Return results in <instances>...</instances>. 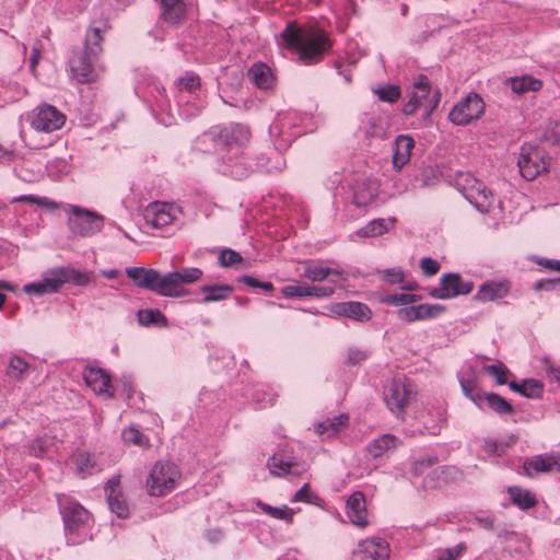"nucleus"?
Here are the masks:
<instances>
[{"label": "nucleus", "mask_w": 560, "mask_h": 560, "mask_svg": "<svg viewBox=\"0 0 560 560\" xmlns=\"http://www.w3.org/2000/svg\"><path fill=\"white\" fill-rule=\"evenodd\" d=\"M280 39V45L296 52L298 60L305 66L318 63L331 49V42L325 32L302 27L294 22L285 25Z\"/></svg>", "instance_id": "nucleus-1"}, {"label": "nucleus", "mask_w": 560, "mask_h": 560, "mask_svg": "<svg viewBox=\"0 0 560 560\" xmlns=\"http://www.w3.org/2000/svg\"><path fill=\"white\" fill-rule=\"evenodd\" d=\"M126 273L137 287L151 290L163 296H178L182 284L194 283L202 277V271L198 268H186L161 276L155 269L130 267L126 269Z\"/></svg>", "instance_id": "nucleus-2"}, {"label": "nucleus", "mask_w": 560, "mask_h": 560, "mask_svg": "<svg viewBox=\"0 0 560 560\" xmlns=\"http://www.w3.org/2000/svg\"><path fill=\"white\" fill-rule=\"evenodd\" d=\"M109 28L107 20L93 21L85 33L83 49L70 58L71 71L80 83H90L97 78L95 65L103 51L104 34Z\"/></svg>", "instance_id": "nucleus-3"}, {"label": "nucleus", "mask_w": 560, "mask_h": 560, "mask_svg": "<svg viewBox=\"0 0 560 560\" xmlns=\"http://www.w3.org/2000/svg\"><path fill=\"white\" fill-rule=\"evenodd\" d=\"M52 277L38 282L25 284L23 291L27 294L44 295L58 292L63 283L86 285L90 281L88 273L73 268H58L51 271Z\"/></svg>", "instance_id": "nucleus-4"}, {"label": "nucleus", "mask_w": 560, "mask_h": 560, "mask_svg": "<svg viewBox=\"0 0 560 560\" xmlns=\"http://www.w3.org/2000/svg\"><path fill=\"white\" fill-rule=\"evenodd\" d=\"M457 191L481 213L488 212L494 201L492 192L469 173H457Z\"/></svg>", "instance_id": "nucleus-5"}, {"label": "nucleus", "mask_w": 560, "mask_h": 560, "mask_svg": "<svg viewBox=\"0 0 560 560\" xmlns=\"http://www.w3.org/2000/svg\"><path fill=\"white\" fill-rule=\"evenodd\" d=\"M179 478L180 472L175 464L158 462L147 479L148 492L153 497H163L174 490Z\"/></svg>", "instance_id": "nucleus-6"}, {"label": "nucleus", "mask_w": 560, "mask_h": 560, "mask_svg": "<svg viewBox=\"0 0 560 560\" xmlns=\"http://www.w3.org/2000/svg\"><path fill=\"white\" fill-rule=\"evenodd\" d=\"M549 158L539 147L524 143L520 148L517 167L521 176L530 182L548 171Z\"/></svg>", "instance_id": "nucleus-7"}, {"label": "nucleus", "mask_w": 560, "mask_h": 560, "mask_svg": "<svg viewBox=\"0 0 560 560\" xmlns=\"http://www.w3.org/2000/svg\"><path fill=\"white\" fill-rule=\"evenodd\" d=\"M69 230L80 237H91L101 232L104 225V217L79 206L69 207Z\"/></svg>", "instance_id": "nucleus-8"}, {"label": "nucleus", "mask_w": 560, "mask_h": 560, "mask_svg": "<svg viewBox=\"0 0 560 560\" xmlns=\"http://www.w3.org/2000/svg\"><path fill=\"white\" fill-rule=\"evenodd\" d=\"M182 211L175 203L154 201L150 202L144 211L143 219L145 224L152 229H163L174 224Z\"/></svg>", "instance_id": "nucleus-9"}, {"label": "nucleus", "mask_w": 560, "mask_h": 560, "mask_svg": "<svg viewBox=\"0 0 560 560\" xmlns=\"http://www.w3.org/2000/svg\"><path fill=\"white\" fill-rule=\"evenodd\" d=\"M430 95V83L425 75H420L418 80L413 83L412 91L409 93V101L404 105L402 113L406 116H411L416 113V110L425 106L427 116H429L433 109L436 107L440 101V93L438 92L432 100L429 101V104L425 105L424 102L428 101Z\"/></svg>", "instance_id": "nucleus-10"}, {"label": "nucleus", "mask_w": 560, "mask_h": 560, "mask_svg": "<svg viewBox=\"0 0 560 560\" xmlns=\"http://www.w3.org/2000/svg\"><path fill=\"white\" fill-rule=\"evenodd\" d=\"M415 394L411 383L404 378H394L385 390V402L388 409L399 417L405 412Z\"/></svg>", "instance_id": "nucleus-11"}, {"label": "nucleus", "mask_w": 560, "mask_h": 560, "mask_svg": "<svg viewBox=\"0 0 560 560\" xmlns=\"http://www.w3.org/2000/svg\"><path fill=\"white\" fill-rule=\"evenodd\" d=\"M66 122V115L55 106L42 104L36 108L32 127L37 131L52 132L59 130Z\"/></svg>", "instance_id": "nucleus-12"}, {"label": "nucleus", "mask_w": 560, "mask_h": 560, "mask_svg": "<svg viewBox=\"0 0 560 560\" xmlns=\"http://www.w3.org/2000/svg\"><path fill=\"white\" fill-rule=\"evenodd\" d=\"M83 378L88 387H90L95 394L106 398H113L115 396V389L112 385L110 376L105 370L93 366L85 368Z\"/></svg>", "instance_id": "nucleus-13"}, {"label": "nucleus", "mask_w": 560, "mask_h": 560, "mask_svg": "<svg viewBox=\"0 0 560 560\" xmlns=\"http://www.w3.org/2000/svg\"><path fill=\"white\" fill-rule=\"evenodd\" d=\"M445 311V307L440 304H409L406 307L397 310V318L406 322L413 323L417 320H425L435 318Z\"/></svg>", "instance_id": "nucleus-14"}, {"label": "nucleus", "mask_w": 560, "mask_h": 560, "mask_svg": "<svg viewBox=\"0 0 560 560\" xmlns=\"http://www.w3.org/2000/svg\"><path fill=\"white\" fill-rule=\"evenodd\" d=\"M485 110V103L477 93H469L464 101L457 104V125H468L480 118Z\"/></svg>", "instance_id": "nucleus-15"}, {"label": "nucleus", "mask_w": 560, "mask_h": 560, "mask_svg": "<svg viewBox=\"0 0 560 560\" xmlns=\"http://www.w3.org/2000/svg\"><path fill=\"white\" fill-rule=\"evenodd\" d=\"M523 469L528 477L540 472L560 471V454H541L527 458Z\"/></svg>", "instance_id": "nucleus-16"}, {"label": "nucleus", "mask_w": 560, "mask_h": 560, "mask_svg": "<svg viewBox=\"0 0 560 560\" xmlns=\"http://www.w3.org/2000/svg\"><path fill=\"white\" fill-rule=\"evenodd\" d=\"M65 530L72 535L77 533L81 526L85 525L90 518V513L79 503L70 502L61 510Z\"/></svg>", "instance_id": "nucleus-17"}, {"label": "nucleus", "mask_w": 560, "mask_h": 560, "mask_svg": "<svg viewBox=\"0 0 560 560\" xmlns=\"http://www.w3.org/2000/svg\"><path fill=\"white\" fill-rule=\"evenodd\" d=\"M119 485L120 477H112L105 486V492L110 511L115 513L119 518H125L129 514V508L122 493L119 490Z\"/></svg>", "instance_id": "nucleus-18"}, {"label": "nucleus", "mask_w": 560, "mask_h": 560, "mask_svg": "<svg viewBox=\"0 0 560 560\" xmlns=\"http://www.w3.org/2000/svg\"><path fill=\"white\" fill-rule=\"evenodd\" d=\"M346 513L353 525L359 527L368 526L366 502L363 492L355 491L348 498Z\"/></svg>", "instance_id": "nucleus-19"}, {"label": "nucleus", "mask_w": 560, "mask_h": 560, "mask_svg": "<svg viewBox=\"0 0 560 560\" xmlns=\"http://www.w3.org/2000/svg\"><path fill=\"white\" fill-rule=\"evenodd\" d=\"M331 312L339 316L348 317L357 322H369L372 318L370 307L361 302H340L331 306Z\"/></svg>", "instance_id": "nucleus-20"}, {"label": "nucleus", "mask_w": 560, "mask_h": 560, "mask_svg": "<svg viewBox=\"0 0 560 560\" xmlns=\"http://www.w3.org/2000/svg\"><path fill=\"white\" fill-rule=\"evenodd\" d=\"M355 556L360 560H387L389 558V545L382 538L364 540L360 544Z\"/></svg>", "instance_id": "nucleus-21"}, {"label": "nucleus", "mask_w": 560, "mask_h": 560, "mask_svg": "<svg viewBox=\"0 0 560 560\" xmlns=\"http://www.w3.org/2000/svg\"><path fill=\"white\" fill-rule=\"evenodd\" d=\"M400 444L401 442L397 436L386 433L372 440L366 445L365 453L370 458L377 459L394 452Z\"/></svg>", "instance_id": "nucleus-22"}, {"label": "nucleus", "mask_w": 560, "mask_h": 560, "mask_svg": "<svg viewBox=\"0 0 560 560\" xmlns=\"http://www.w3.org/2000/svg\"><path fill=\"white\" fill-rule=\"evenodd\" d=\"M413 145L415 141L408 135H400L395 139L392 162L396 171H400L410 161Z\"/></svg>", "instance_id": "nucleus-23"}, {"label": "nucleus", "mask_w": 560, "mask_h": 560, "mask_svg": "<svg viewBox=\"0 0 560 560\" xmlns=\"http://www.w3.org/2000/svg\"><path fill=\"white\" fill-rule=\"evenodd\" d=\"M161 19L171 25H179L184 22L186 5L183 0H159Z\"/></svg>", "instance_id": "nucleus-24"}, {"label": "nucleus", "mask_w": 560, "mask_h": 560, "mask_svg": "<svg viewBox=\"0 0 560 560\" xmlns=\"http://www.w3.org/2000/svg\"><path fill=\"white\" fill-rule=\"evenodd\" d=\"M270 474L276 477L299 476L305 471V467L293 460H284L278 455H272L267 463Z\"/></svg>", "instance_id": "nucleus-25"}, {"label": "nucleus", "mask_w": 560, "mask_h": 560, "mask_svg": "<svg viewBox=\"0 0 560 560\" xmlns=\"http://www.w3.org/2000/svg\"><path fill=\"white\" fill-rule=\"evenodd\" d=\"M510 291L509 282L487 281L478 290L476 299L481 302L503 299Z\"/></svg>", "instance_id": "nucleus-26"}, {"label": "nucleus", "mask_w": 560, "mask_h": 560, "mask_svg": "<svg viewBox=\"0 0 560 560\" xmlns=\"http://www.w3.org/2000/svg\"><path fill=\"white\" fill-rule=\"evenodd\" d=\"M248 74L250 75L254 84L259 89L268 90L273 85V74L270 68L265 63H254L250 67Z\"/></svg>", "instance_id": "nucleus-27"}, {"label": "nucleus", "mask_w": 560, "mask_h": 560, "mask_svg": "<svg viewBox=\"0 0 560 560\" xmlns=\"http://www.w3.org/2000/svg\"><path fill=\"white\" fill-rule=\"evenodd\" d=\"M508 493L510 494L512 503L521 510H528L537 504L536 495L520 486L509 487Z\"/></svg>", "instance_id": "nucleus-28"}, {"label": "nucleus", "mask_w": 560, "mask_h": 560, "mask_svg": "<svg viewBox=\"0 0 560 560\" xmlns=\"http://www.w3.org/2000/svg\"><path fill=\"white\" fill-rule=\"evenodd\" d=\"M348 416L342 413L332 419H327L316 424V433L323 435L327 433L329 436L339 433L348 425Z\"/></svg>", "instance_id": "nucleus-29"}, {"label": "nucleus", "mask_w": 560, "mask_h": 560, "mask_svg": "<svg viewBox=\"0 0 560 560\" xmlns=\"http://www.w3.org/2000/svg\"><path fill=\"white\" fill-rule=\"evenodd\" d=\"M429 295L434 299H450L455 296V272L443 275L441 285L430 289Z\"/></svg>", "instance_id": "nucleus-30"}, {"label": "nucleus", "mask_w": 560, "mask_h": 560, "mask_svg": "<svg viewBox=\"0 0 560 560\" xmlns=\"http://www.w3.org/2000/svg\"><path fill=\"white\" fill-rule=\"evenodd\" d=\"M483 398V404L499 416L512 415L514 412V407L499 394L485 393Z\"/></svg>", "instance_id": "nucleus-31"}, {"label": "nucleus", "mask_w": 560, "mask_h": 560, "mask_svg": "<svg viewBox=\"0 0 560 560\" xmlns=\"http://www.w3.org/2000/svg\"><path fill=\"white\" fill-rule=\"evenodd\" d=\"M248 130L242 126H236L232 129L224 128L220 131L219 138L225 143L226 147L232 148L234 144L241 147L243 141L248 140Z\"/></svg>", "instance_id": "nucleus-32"}, {"label": "nucleus", "mask_w": 560, "mask_h": 560, "mask_svg": "<svg viewBox=\"0 0 560 560\" xmlns=\"http://www.w3.org/2000/svg\"><path fill=\"white\" fill-rule=\"evenodd\" d=\"M376 188L370 183L363 182L353 192V203L361 208L372 203L376 198Z\"/></svg>", "instance_id": "nucleus-33"}, {"label": "nucleus", "mask_w": 560, "mask_h": 560, "mask_svg": "<svg viewBox=\"0 0 560 560\" xmlns=\"http://www.w3.org/2000/svg\"><path fill=\"white\" fill-rule=\"evenodd\" d=\"M396 219H375L369 222L365 226L358 231V234L362 237H376L388 231V224L394 225Z\"/></svg>", "instance_id": "nucleus-34"}, {"label": "nucleus", "mask_w": 560, "mask_h": 560, "mask_svg": "<svg viewBox=\"0 0 560 560\" xmlns=\"http://www.w3.org/2000/svg\"><path fill=\"white\" fill-rule=\"evenodd\" d=\"M201 291L205 293L202 301L210 303L225 300L233 292V287L228 284L203 285Z\"/></svg>", "instance_id": "nucleus-35"}, {"label": "nucleus", "mask_w": 560, "mask_h": 560, "mask_svg": "<svg viewBox=\"0 0 560 560\" xmlns=\"http://www.w3.org/2000/svg\"><path fill=\"white\" fill-rule=\"evenodd\" d=\"M508 82H509L511 89L515 93L538 91L542 86V83L540 80L528 77V75H523L520 78H511V79H509Z\"/></svg>", "instance_id": "nucleus-36"}, {"label": "nucleus", "mask_w": 560, "mask_h": 560, "mask_svg": "<svg viewBox=\"0 0 560 560\" xmlns=\"http://www.w3.org/2000/svg\"><path fill=\"white\" fill-rule=\"evenodd\" d=\"M421 300V295L412 293H395L385 294L380 298V302L392 306L406 307L409 304H415Z\"/></svg>", "instance_id": "nucleus-37"}, {"label": "nucleus", "mask_w": 560, "mask_h": 560, "mask_svg": "<svg viewBox=\"0 0 560 560\" xmlns=\"http://www.w3.org/2000/svg\"><path fill=\"white\" fill-rule=\"evenodd\" d=\"M256 505L267 515L276 518V520H282L288 523H292L294 511L287 505L282 506H271L267 503H264L262 501H257Z\"/></svg>", "instance_id": "nucleus-38"}, {"label": "nucleus", "mask_w": 560, "mask_h": 560, "mask_svg": "<svg viewBox=\"0 0 560 560\" xmlns=\"http://www.w3.org/2000/svg\"><path fill=\"white\" fill-rule=\"evenodd\" d=\"M340 273L341 272L337 269L308 265L305 267L303 276L313 282H320L326 280L329 276H340Z\"/></svg>", "instance_id": "nucleus-39"}, {"label": "nucleus", "mask_w": 560, "mask_h": 560, "mask_svg": "<svg viewBox=\"0 0 560 560\" xmlns=\"http://www.w3.org/2000/svg\"><path fill=\"white\" fill-rule=\"evenodd\" d=\"M27 370H28V363L21 357L13 355L9 360V363H8V366L5 370V375L10 380L19 382L23 378V376Z\"/></svg>", "instance_id": "nucleus-40"}, {"label": "nucleus", "mask_w": 560, "mask_h": 560, "mask_svg": "<svg viewBox=\"0 0 560 560\" xmlns=\"http://www.w3.org/2000/svg\"><path fill=\"white\" fill-rule=\"evenodd\" d=\"M138 322L142 326H149L152 324H165L166 317L159 310H140L137 314Z\"/></svg>", "instance_id": "nucleus-41"}, {"label": "nucleus", "mask_w": 560, "mask_h": 560, "mask_svg": "<svg viewBox=\"0 0 560 560\" xmlns=\"http://www.w3.org/2000/svg\"><path fill=\"white\" fill-rule=\"evenodd\" d=\"M51 444V439L47 435L38 436L32 442H30L26 446L27 452L31 456L42 457L47 452L49 445Z\"/></svg>", "instance_id": "nucleus-42"}, {"label": "nucleus", "mask_w": 560, "mask_h": 560, "mask_svg": "<svg viewBox=\"0 0 560 560\" xmlns=\"http://www.w3.org/2000/svg\"><path fill=\"white\" fill-rule=\"evenodd\" d=\"M520 394L527 398H538L542 394V385L533 378L524 380L521 383Z\"/></svg>", "instance_id": "nucleus-43"}, {"label": "nucleus", "mask_w": 560, "mask_h": 560, "mask_svg": "<svg viewBox=\"0 0 560 560\" xmlns=\"http://www.w3.org/2000/svg\"><path fill=\"white\" fill-rule=\"evenodd\" d=\"M460 386H462L464 394L471 401H474L479 408L483 407L485 393H481V390L477 386H475L474 384L466 382V381H460Z\"/></svg>", "instance_id": "nucleus-44"}, {"label": "nucleus", "mask_w": 560, "mask_h": 560, "mask_svg": "<svg viewBox=\"0 0 560 560\" xmlns=\"http://www.w3.org/2000/svg\"><path fill=\"white\" fill-rule=\"evenodd\" d=\"M438 463V457L425 455L422 458L413 460L411 465V472L413 476H421L425 470Z\"/></svg>", "instance_id": "nucleus-45"}, {"label": "nucleus", "mask_w": 560, "mask_h": 560, "mask_svg": "<svg viewBox=\"0 0 560 560\" xmlns=\"http://www.w3.org/2000/svg\"><path fill=\"white\" fill-rule=\"evenodd\" d=\"M486 372L492 376L497 384L504 385L508 383L509 370L503 364H491L485 366Z\"/></svg>", "instance_id": "nucleus-46"}, {"label": "nucleus", "mask_w": 560, "mask_h": 560, "mask_svg": "<svg viewBox=\"0 0 560 560\" xmlns=\"http://www.w3.org/2000/svg\"><path fill=\"white\" fill-rule=\"evenodd\" d=\"M375 92L383 102L395 103L400 97V89L397 85L378 88Z\"/></svg>", "instance_id": "nucleus-47"}, {"label": "nucleus", "mask_w": 560, "mask_h": 560, "mask_svg": "<svg viewBox=\"0 0 560 560\" xmlns=\"http://www.w3.org/2000/svg\"><path fill=\"white\" fill-rule=\"evenodd\" d=\"M13 201L14 202L34 203V205H38V206H42V207H47V208H50V209H56L58 207L55 201L49 200L46 197H38V196H34V195L20 196V197L14 198Z\"/></svg>", "instance_id": "nucleus-48"}, {"label": "nucleus", "mask_w": 560, "mask_h": 560, "mask_svg": "<svg viewBox=\"0 0 560 560\" xmlns=\"http://www.w3.org/2000/svg\"><path fill=\"white\" fill-rule=\"evenodd\" d=\"M281 294L284 298H304L308 296V285H302V284H290L285 285L281 289Z\"/></svg>", "instance_id": "nucleus-49"}, {"label": "nucleus", "mask_w": 560, "mask_h": 560, "mask_svg": "<svg viewBox=\"0 0 560 560\" xmlns=\"http://www.w3.org/2000/svg\"><path fill=\"white\" fill-rule=\"evenodd\" d=\"M510 444L506 442L489 439L485 441L483 448L487 453L493 454L495 456H502L505 454Z\"/></svg>", "instance_id": "nucleus-50"}, {"label": "nucleus", "mask_w": 560, "mask_h": 560, "mask_svg": "<svg viewBox=\"0 0 560 560\" xmlns=\"http://www.w3.org/2000/svg\"><path fill=\"white\" fill-rule=\"evenodd\" d=\"M126 442L142 446L148 443V439L136 428H128L122 432Z\"/></svg>", "instance_id": "nucleus-51"}, {"label": "nucleus", "mask_w": 560, "mask_h": 560, "mask_svg": "<svg viewBox=\"0 0 560 560\" xmlns=\"http://www.w3.org/2000/svg\"><path fill=\"white\" fill-rule=\"evenodd\" d=\"M94 465V457L89 453H79L75 456V466L80 472H88Z\"/></svg>", "instance_id": "nucleus-52"}, {"label": "nucleus", "mask_w": 560, "mask_h": 560, "mask_svg": "<svg viewBox=\"0 0 560 560\" xmlns=\"http://www.w3.org/2000/svg\"><path fill=\"white\" fill-rule=\"evenodd\" d=\"M440 264L439 261L430 258V257H424L420 260V268H421V271L422 273L425 276V277H432L434 275H436L440 270Z\"/></svg>", "instance_id": "nucleus-53"}, {"label": "nucleus", "mask_w": 560, "mask_h": 560, "mask_svg": "<svg viewBox=\"0 0 560 560\" xmlns=\"http://www.w3.org/2000/svg\"><path fill=\"white\" fill-rule=\"evenodd\" d=\"M240 281L254 289H262L265 291H272L273 284L269 281H260L252 276H243Z\"/></svg>", "instance_id": "nucleus-54"}, {"label": "nucleus", "mask_w": 560, "mask_h": 560, "mask_svg": "<svg viewBox=\"0 0 560 560\" xmlns=\"http://www.w3.org/2000/svg\"><path fill=\"white\" fill-rule=\"evenodd\" d=\"M370 353L366 350L359 348H350L348 351V363L351 365L360 364L369 358Z\"/></svg>", "instance_id": "nucleus-55"}, {"label": "nucleus", "mask_w": 560, "mask_h": 560, "mask_svg": "<svg viewBox=\"0 0 560 560\" xmlns=\"http://www.w3.org/2000/svg\"><path fill=\"white\" fill-rule=\"evenodd\" d=\"M384 280L390 284H402L405 282V272L398 268L387 269L384 272Z\"/></svg>", "instance_id": "nucleus-56"}, {"label": "nucleus", "mask_w": 560, "mask_h": 560, "mask_svg": "<svg viewBox=\"0 0 560 560\" xmlns=\"http://www.w3.org/2000/svg\"><path fill=\"white\" fill-rule=\"evenodd\" d=\"M220 264L224 267L232 266L235 262L242 261V256L232 249H224L222 250L220 257Z\"/></svg>", "instance_id": "nucleus-57"}, {"label": "nucleus", "mask_w": 560, "mask_h": 560, "mask_svg": "<svg viewBox=\"0 0 560 560\" xmlns=\"http://www.w3.org/2000/svg\"><path fill=\"white\" fill-rule=\"evenodd\" d=\"M178 84L188 92H192L200 86V79L198 75H187L178 80Z\"/></svg>", "instance_id": "nucleus-58"}, {"label": "nucleus", "mask_w": 560, "mask_h": 560, "mask_svg": "<svg viewBox=\"0 0 560 560\" xmlns=\"http://www.w3.org/2000/svg\"><path fill=\"white\" fill-rule=\"evenodd\" d=\"M312 492L308 483H305L301 489H299L293 498L291 499V502H312Z\"/></svg>", "instance_id": "nucleus-59"}, {"label": "nucleus", "mask_w": 560, "mask_h": 560, "mask_svg": "<svg viewBox=\"0 0 560 560\" xmlns=\"http://www.w3.org/2000/svg\"><path fill=\"white\" fill-rule=\"evenodd\" d=\"M560 287V279L539 280L535 283L534 289L537 291H553Z\"/></svg>", "instance_id": "nucleus-60"}, {"label": "nucleus", "mask_w": 560, "mask_h": 560, "mask_svg": "<svg viewBox=\"0 0 560 560\" xmlns=\"http://www.w3.org/2000/svg\"><path fill=\"white\" fill-rule=\"evenodd\" d=\"M308 296L327 298L334 294L332 287L308 285Z\"/></svg>", "instance_id": "nucleus-61"}, {"label": "nucleus", "mask_w": 560, "mask_h": 560, "mask_svg": "<svg viewBox=\"0 0 560 560\" xmlns=\"http://www.w3.org/2000/svg\"><path fill=\"white\" fill-rule=\"evenodd\" d=\"M121 389L127 399H130L135 393L133 385L130 378L124 377L117 385V390Z\"/></svg>", "instance_id": "nucleus-62"}, {"label": "nucleus", "mask_w": 560, "mask_h": 560, "mask_svg": "<svg viewBox=\"0 0 560 560\" xmlns=\"http://www.w3.org/2000/svg\"><path fill=\"white\" fill-rule=\"evenodd\" d=\"M433 475L436 476L435 478H436L438 481H445L446 482L448 480V478L451 477V475H452V468H450V467H442L440 469H435L433 471Z\"/></svg>", "instance_id": "nucleus-63"}, {"label": "nucleus", "mask_w": 560, "mask_h": 560, "mask_svg": "<svg viewBox=\"0 0 560 560\" xmlns=\"http://www.w3.org/2000/svg\"><path fill=\"white\" fill-rule=\"evenodd\" d=\"M474 288L472 282H464L457 275V295L458 294H468L471 292Z\"/></svg>", "instance_id": "nucleus-64"}]
</instances>
